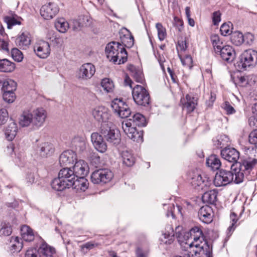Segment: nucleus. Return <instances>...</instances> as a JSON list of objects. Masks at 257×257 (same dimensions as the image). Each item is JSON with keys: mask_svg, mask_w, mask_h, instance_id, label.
Masks as SVG:
<instances>
[{"mask_svg": "<svg viewBox=\"0 0 257 257\" xmlns=\"http://www.w3.org/2000/svg\"><path fill=\"white\" fill-rule=\"evenodd\" d=\"M257 163V160H244L239 164L238 167L233 168L234 165L231 166V171L221 170L216 173L214 184L215 186L220 187L226 186L233 181L236 184L242 182L245 177L250 175L252 169Z\"/></svg>", "mask_w": 257, "mask_h": 257, "instance_id": "nucleus-1", "label": "nucleus"}, {"mask_svg": "<svg viewBox=\"0 0 257 257\" xmlns=\"http://www.w3.org/2000/svg\"><path fill=\"white\" fill-rule=\"evenodd\" d=\"M190 234L193 241L185 243L183 257H212V247L204 240L202 230L195 226Z\"/></svg>", "mask_w": 257, "mask_h": 257, "instance_id": "nucleus-2", "label": "nucleus"}, {"mask_svg": "<svg viewBox=\"0 0 257 257\" xmlns=\"http://www.w3.org/2000/svg\"><path fill=\"white\" fill-rule=\"evenodd\" d=\"M105 53L107 58L114 63L118 60V64H123L127 60L126 50L119 42L113 41L108 43L105 48Z\"/></svg>", "mask_w": 257, "mask_h": 257, "instance_id": "nucleus-3", "label": "nucleus"}, {"mask_svg": "<svg viewBox=\"0 0 257 257\" xmlns=\"http://www.w3.org/2000/svg\"><path fill=\"white\" fill-rule=\"evenodd\" d=\"M189 180L191 186L198 191L207 190L212 185L211 180L206 177H202L197 171L190 173Z\"/></svg>", "mask_w": 257, "mask_h": 257, "instance_id": "nucleus-4", "label": "nucleus"}, {"mask_svg": "<svg viewBox=\"0 0 257 257\" xmlns=\"http://www.w3.org/2000/svg\"><path fill=\"white\" fill-rule=\"evenodd\" d=\"M100 128L102 135L108 143L114 145L119 144L121 140L119 131L111 122L101 124Z\"/></svg>", "mask_w": 257, "mask_h": 257, "instance_id": "nucleus-5", "label": "nucleus"}, {"mask_svg": "<svg viewBox=\"0 0 257 257\" xmlns=\"http://www.w3.org/2000/svg\"><path fill=\"white\" fill-rule=\"evenodd\" d=\"M132 95L134 101L138 105L146 106L150 103V95L142 86L136 85L132 90Z\"/></svg>", "mask_w": 257, "mask_h": 257, "instance_id": "nucleus-6", "label": "nucleus"}, {"mask_svg": "<svg viewBox=\"0 0 257 257\" xmlns=\"http://www.w3.org/2000/svg\"><path fill=\"white\" fill-rule=\"evenodd\" d=\"M113 173L108 169H100L94 171L91 176L92 182L94 184H106L112 179Z\"/></svg>", "mask_w": 257, "mask_h": 257, "instance_id": "nucleus-7", "label": "nucleus"}, {"mask_svg": "<svg viewBox=\"0 0 257 257\" xmlns=\"http://www.w3.org/2000/svg\"><path fill=\"white\" fill-rule=\"evenodd\" d=\"M240 64L243 68L254 67L257 64V51L248 49L240 55Z\"/></svg>", "mask_w": 257, "mask_h": 257, "instance_id": "nucleus-8", "label": "nucleus"}, {"mask_svg": "<svg viewBox=\"0 0 257 257\" xmlns=\"http://www.w3.org/2000/svg\"><path fill=\"white\" fill-rule=\"evenodd\" d=\"M96 71L95 66L91 63H86L78 69L76 71V77L80 81H87L90 79Z\"/></svg>", "mask_w": 257, "mask_h": 257, "instance_id": "nucleus-9", "label": "nucleus"}, {"mask_svg": "<svg viewBox=\"0 0 257 257\" xmlns=\"http://www.w3.org/2000/svg\"><path fill=\"white\" fill-rule=\"evenodd\" d=\"M111 107L114 113L122 118H127L131 114L128 105L120 99H114L111 103Z\"/></svg>", "mask_w": 257, "mask_h": 257, "instance_id": "nucleus-10", "label": "nucleus"}, {"mask_svg": "<svg viewBox=\"0 0 257 257\" xmlns=\"http://www.w3.org/2000/svg\"><path fill=\"white\" fill-rule=\"evenodd\" d=\"M121 127L124 133L131 140L136 142L142 141V135L137 131L135 127L133 126L131 118L123 120L121 122Z\"/></svg>", "mask_w": 257, "mask_h": 257, "instance_id": "nucleus-11", "label": "nucleus"}, {"mask_svg": "<svg viewBox=\"0 0 257 257\" xmlns=\"http://www.w3.org/2000/svg\"><path fill=\"white\" fill-rule=\"evenodd\" d=\"M33 115V128L38 129L42 126L47 116L46 111L43 108H38L31 112Z\"/></svg>", "mask_w": 257, "mask_h": 257, "instance_id": "nucleus-12", "label": "nucleus"}, {"mask_svg": "<svg viewBox=\"0 0 257 257\" xmlns=\"http://www.w3.org/2000/svg\"><path fill=\"white\" fill-rule=\"evenodd\" d=\"M59 11L57 5L49 3L42 7L40 9L41 16L46 20H50L56 16Z\"/></svg>", "mask_w": 257, "mask_h": 257, "instance_id": "nucleus-13", "label": "nucleus"}, {"mask_svg": "<svg viewBox=\"0 0 257 257\" xmlns=\"http://www.w3.org/2000/svg\"><path fill=\"white\" fill-rule=\"evenodd\" d=\"M222 157L228 161L232 163L231 165H234L233 168L237 167V161L239 158V153L233 148H225L221 151Z\"/></svg>", "mask_w": 257, "mask_h": 257, "instance_id": "nucleus-14", "label": "nucleus"}, {"mask_svg": "<svg viewBox=\"0 0 257 257\" xmlns=\"http://www.w3.org/2000/svg\"><path fill=\"white\" fill-rule=\"evenodd\" d=\"M34 50L39 57L46 58L50 53V45L48 42L45 41H39L35 45Z\"/></svg>", "mask_w": 257, "mask_h": 257, "instance_id": "nucleus-15", "label": "nucleus"}, {"mask_svg": "<svg viewBox=\"0 0 257 257\" xmlns=\"http://www.w3.org/2000/svg\"><path fill=\"white\" fill-rule=\"evenodd\" d=\"M75 174L71 168L65 167L59 171L58 176L71 187L77 178Z\"/></svg>", "mask_w": 257, "mask_h": 257, "instance_id": "nucleus-16", "label": "nucleus"}, {"mask_svg": "<svg viewBox=\"0 0 257 257\" xmlns=\"http://www.w3.org/2000/svg\"><path fill=\"white\" fill-rule=\"evenodd\" d=\"M92 114L94 118L99 122H102V124L109 122L107 121L109 119V114L107 109L104 106H98L94 108L92 110Z\"/></svg>", "mask_w": 257, "mask_h": 257, "instance_id": "nucleus-17", "label": "nucleus"}, {"mask_svg": "<svg viewBox=\"0 0 257 257\" xmlns=\"http://www.w3.org/2000/svg\"><path fill=\"white\" fill-rule=\"evenodd\" d=\"M198 215L202 222L208 224L211 223L213 220V212L211 207L205 205L200 208Z\"/></svg>", "mask_w": 257, "mask_h": 257, "instance_id": "nucleus-18", "label": "nucleus"}, {"mask_svg": "<svg viewBox=\"0 0 257 257\" xmlns=\"http://www.w3.org/2000/svg\"><path fill=\"white\" fill-rule=\"evenodd\" d=\"M91 140L95 149L100 153H104L107 150V145L103 141L101 135L98 133H93L91 135Z\"/></svg>", "mask_w": 257, "mask_h": 257, "instance_id": "nucleus-19", "label": "nucleus"}, {"mask_svg": "<svg viewBox=\"0 0 257 257\" xmlns=\"http://www.w3.org/2000/svg\"><path fill=\"white\" fill-rule=\"evenodd\" d=\"M54 151L55 148L53 145L48 142L40 144L36 149L37 154L42 158H47L51 156Z\"/></svg>", "mask_w": 257, "mask_h": 257, "instance_id": "nucleus-20", "label": "nucleus"}, {"mask_svg": "<svg viewBox=\"0 0 257 257\" xmlns=\"http://www.w3.org/2000/svg\"><path fill=\"white\" fill-rule=\"evenodd\" d=\"M76 161H77L76 154L72 150L63 152L59 157V163L62 166L73 164Z\"/></svg>", "mask_w": 257, "mask_h": 257, "instance_id": "nucleus-21", "label": "nucleus"}, {"mask_svg": "<svg viewBox=\"0 0 257 257\" xmlns=\"http://www.w3.org/2000/svg\"><path fill=\"white\" fill-rule=\"evenodd\" d=\"M71 168L76 177L85 176L88 172L87 163L82 160L76 161L74 165Z\"/></svg>", "mask_w": 257, "mask_h": 257, "instance_id": "nucleus-22", "label": "nucleus"}, {"mask_svg": "<svg viewBox=\"0 0 257 257\" xmlns=\"http://www.w3.org/2000/svg\"><path fill=\"white\" fill-rule=\"evenodd\" d=\"M31 38L30 33L25 32L17 36L15 40L16 45L20 48L26 49L30 45Z\"/></svg>", "mask_w": 257, "mask_h": 257, "instance_id": "nucleus-23", "label": "nucleus"}, {"mask_svg": "<svg viewBox=\"0 0 257 257\" xmlns=\"http://www.w3.org/2000/svg\"><path fill=\"white\" fill-rule=\"evenodd\" d=\"M217 55H219L223 61L228 63L231 62L235 57L234 50L229 45H225L222 48Z\"/></svg>", "mask_w": 257, "mask_h": 257, "instance_id": "nucleus-24", "label": "nucleus"}, {"mask_svg": "<svg viewBox=\"0 0 257 257\" xmlns=\"http://www.w3.org/2000/svg\"><path fill=\"white\" fill-rule=\"evenodd\" d=\"M174 240V233L171 225L168 224L163 231L162 235L160 237L161 243L171 244Z\"/></svg>", "mask_w": 257, "mask_h": 257, "instance_id": "nucleus-25", "label": "nucleus"}, {"mask_svg": "<svg viewBox=\"0 0 257 257\" xmlns=\"http://www.w3.org/2000/svg\"><path fill=\"white\" fill-rule=\"evenodd\" d=\"M181 103L183 109H186L188 113L192 112L197 105V99L190 94H187L185 98L181 99Z\"/></svg>", "mask_w": 257, "mask_h": 257, "instance_id": "nucleus-26", "label": "nucleus"}, {"mask_svg": "<svg viewBox=\"0 0 257 257\" xmlns=\"http://www.w3.org/2000/svg\"><path fill=\"white\" fill-rule=\"evenodd\" d=\"M19 123L23 127H28L31 125L33 127V115L31 112L24 111L19 117Z\"/></svg>", "mask_w": 257, "mask_h": 257, "instance_id": "nucleus-27", "label": "nucleus"}, {"mask_svg": "<svg viewBox=\"0 0 257 257\" xmlns=\"http://www.w3.org/2000/svg\"><path fill=\"white\" fill-rule=\"evenodd\" d=\"M0 87L3 94L4 92H14L17 88V83L12 79L0 81Z\"/></svg>", "mask_w": 257, "mask_h": 257, "instance_id": "nucleus-28", "label": "nucleus"}, {"mask_svg": "<svg viewBox=\"0 0 257 257\" xmlns=\"http://www.w3.org/2000/svg\"><path fill=\"white\" fill-rule=\"evenodd\" d=\"M202 191L205 192L202 196V199L204 202L211 204H213L216 202L218 193L216 190H208V189Z\"/></svg>", "mask_w": 257, "mask_h": 257, "instance_id": "nucleus-29", "label": "nucleus"}, {"mask_svg": "<svg viewBox=\"0 0 257 257\" xmlns=\"http://www.w3.org/2000/svg\"><path fill=\"white\" fill-rule=\"evenodd\" d=\"M16 65L14 63L8 59L0 58V72L10 73L14 71Z\"/></svg>", "mask_w": 257, "mask_h": 257, "instance_id": "nucleus-30", "label": "nucleus"}, {"mask_svg": "<svg viewBox=\"0 0 257 257\" xmlns=\"http://www.w3.org/2000/svg\"><path fill=\"white\" fill-rule=\"evenodd\" d=\"M4 20L7 25L8 28L10 29L15 25H21L22 19L17 15L11 13L10 15L5 16Z\"/></svg>", "mask_w": 257, "mask_h": 257, "instance_id": "nucleus-31", "label": "nucleus"}, {"mask_svg": "<svg viewBox=\"0 0 257 257\" xmlns=\"http://www.w3.org/2000/svg\"><path fill=\"white\" fill-rule=\"evenodd\" d=\"M9 246L12 252H19L23 246V243L21 239L18 237L12 236L10 240Z\"/></svg>", "mask_w": 257, "mask_h": 257, "instance_id": "nucleus-32", "label": "nucleus"}, {"mask_svg": "<svg viewBox=\"0 0 257 257\" xmlns=\"http://www.w3.org/2000/svg\"><path fill=\"white\" fill-rule=\"evenodd\" d=\"M18 132V127L16 122H11L5 130V134L7 139L12 141L16 137Z\"/></svg>", "mask_w": 257, "mask_h": 257, "instance_id": "nucleus-33", "label": "nucleus"}, {"mask_svg": "<svg viewBox=\"0 0 257 257\" xmlns=\"http://www.w3.org/2000/svg\"><path fill=\"white\" fill-rule=\"evenodd\" d=\"M52 188L57 191H62L66 188L71 187L64 180L60 178L58 176V178H55L51 182Z\"/></svg>", "mask_w": 257, "mask_h": 257, "instance_id": "nucleus-34", "label": "nucleus"}, {"mask_svg": "<svg viewBox=\"0 0 257 257\" xmlns=\"http://www.w3.org/2000/svg\"><path fill=\"white\" fill-rule=\"evenodd\" d=\"M71 143L72 147L79 152H83L86 148L85 141L83 137H75Z\"/></svg>", "mask_w": 257, "mask_h": 257, "instance_id": "nucleus-35", "label": "nucleus"}, {"mask_svg": "<svg viewBox=\"0 0 257 257\" xmlns=\"http://www.w3.org/2000/svg\"><path fill=\"white\" fill-rule=\"evenodd\" d=\"M206 164L211 170L215 171L219 169L221 163L220 159L217 156L212 155L207 159Z\"/></svg>", "mask_w": 257, "mask_h": 257, "instance_id": "nucleus-36", "label": "nucleus"}, {"mask_svg": "<svg viewBox=\"0 0 257 257\" xmlns=\"http://www.w3.org/2000/svg\"><path fill=\"white\" fill-rule=\"evenodd\" d=\"M121 155L122 163L126 166L131 167L135 164L136 159L131 152L124 151L122 152Z\"/></svg>", "mask_w": 257, "mask_h": 257, "instance_id": "nucleus-37", "label": "nucleus"}, {"mask_svg": "<svg viewBox=\"0 0 257 257\" xmlns=\"http://www.w3.org/2000/svg\"><path fill=\"white\" fill-rule=\"evenodd\" d=\"M21 236L23 239L26 241H32L34 239L33 230L27 225H23L21 229Z\"/></svg>", "mask_w": 257, "mask_h": 257, "instance_id": "nucleus-38", "label": "nucleus"}, {"mask_svg": "<svg viewBox=\"0 0 257 257\" xmlns=\"http://www.w3.org/2000/svg\"><path fill=\"white\" fill-rule=\"evenodd\" d=\"M88 182L84 176L77 177L74 181V185L72 186L77 190L85 191L88 187Z\"/></svg>", "mask_w": 257, "mask_h": 257, "instance_id": "nucleus-39", "label": "nucleus"}, {"mask_svg": "<svg viewBox=\"0 0 257 257\" xmlns=\"http://www.w3.org/2000/svg\"><path fill=\"white\" fill-rule=\"evenodd\" d=\"M128 69L131 73V76L137 82L142 83L144 81V76L140 70L137 69L133 65H130L128 67Z\"/></svg>", "mask_w": 257, "mask_h": 257, "instance_id": "nucleus-40", "label": "nucleus"}, {"mask_svg": "<svg viewBox=\"0 0 257 257\" xmlns=\"http://www.w3.org/2000/svg\"><path fill=\"white\" fill-rule=\"evenodd\" d=\"M69 26V23L63 18L58 19L55 23V27L56 29L62 33L66 32L68 28H70Z\"/></svg>", "mask_w": 257, "mask_h": 257, "instance_id": "nucleus-41", "label": "nucleus"}, {"mask_svg": "<svg viewBox=\"0 0 257 257\" xmlns=\"http://www.w3.org/2000/svg\"><path fill=\"white\" fill-rule=\"evenodd\" d=\"M211 41L216 54H218V52L222 49V48L225 46L220 41L219 36L217 35L211 36Z\"/></svg>", "mask_w": 257, "mask_h": 257, "instance_id": "nucleus-42", "label": "nucleus"}, {"mask_svg": "<svg viewBox=\"0 0 257 257\" xmlns=\"http://www.w3.org/2000/svg\"><path fill=\"white\" fill-rule=\"evenodd\" d=\"M101 86L103 90L107 93L112 92L113 91L114 85L113 81L109 78H105L102 79Z\"/></svg>", "mask_w": 257, "mask_h": 257, "instance_id": "nucleus-43", "label": "nucleus"}, {"mask_svg": "<svg viewBox=\"0 0 257 257\" xmlns=\"http://www.w3.org/2000/svg\"><path fill=\"white\" fill-rule=\"evenodd\" d=\"M230 219L231 225L228 227L227 230V234L228 236H230L233 231L237 226V222L238 221V217L237 215L234 212H231L230 215Z\"/></svg>", "mask_w": 257, "mask_h": 257, "instance_id": "nucleus-44", "label": "nucleus"}, {"mask_svg": "<svg viewBox=\"0 0 257 257\" xmlns=\"http://www.w3.org/2000/svg\"><path fill=\"white\" fill-rule=\"evenodd\" d=\"M230 39L233 44L239 46L244 42L243 35L239 32H234L231 34Z\"/></svg>", "mask_w": 257, "mask_h": 257, "instance_id": "nucleus-45", "label": "nucleus"}, {"mask_svg": "<svg viewBox=\"0 0 257 257\" xmlns=\"http://www.w3.org/2000/svg\"><path fill=\"white\" fill-rule=\"evenodd\" d=\"M120 39L121 42V45L123 47H126L127 48H131L134 45V37L131 34L120 36Z\"/></svg>", "mask_w": 257, "mask_h": 257, "instance_id": "nucleus-46", "label": "nucleus"}, {"mask_svg": "<svg viewBox=\"0 0 257 257\" xmlns=\"http://www.w3.org/2000/svg\"><path fill=\"white\" fill-rule=\"evenodd\" d=\"M132 119L133 122L139 126H145L146 125V120L145 116L142 114L137 113L133 115Z\"/></svg>", "mask_w": 257, "mask_h": 257, "instance_id": "nucleus-47", "label": "nucleus"}, {"mask_svg": "<svg viewBox=\"0 0 257 257\" xmlns=\"http://www.w3.org/2000/svg\"><path fill=\"white\" fill-rule=\"evenodd\" d=\"M40 250L42 254L49 257L52 256L55 252V248L46 243H43L42 244L40 247Z\"/></svg>", "mask_w": 257, "mask_h": 257, "instance_id": "nucleus-48", "label": "nucleus"}, {"mask_svg": "<svg viewBox=\"0 0 257 257\" xmlns=\"http://www.w3.org/2000/svg\"><path fill=\"white\" fill-rule=\"evenodd\" d=\"M12 232V229L9 223H2L0 225V236H9Z\"/></svg>", "mask_w": 257, "mask_h": 257, "instance_id": "nucleus-49", "label": "nucleus"}, {"mask_svg": "<svg viewBox=\"0 0 257 257\" xmlns=\"http://www.w3.org/2000/svg\"><path fill=\"white\" fill-rule=\"evenodd\" d=\"M232 25L230 23H224L221 26L220 31L222 35L226 36L231 34Z\"/></svg>", "mask_w": 257, "mask_h": 257, "instance_id": "nucleus-50", "label": "nucleus"}, {"mask_svg": "<svg viewBox=\"0 0 257 257\" xmlns=\"http://www.w3.org/2000/svg\"><path fill=\"white\" fill-rule=\"evenodd\" d=\"M99 245V243L89 241L87 242L80 246L81 251L84 253H87L88 250L97 247Z\"/></svg>", "mask_w": 257, "mask_h": 257, "instance_id": "nucleus-51", "label": "nucleus"}, {"mask_svg": "<svg viewBox=\"0 0 257 257\" xmlns=\"http://www.w3.org/2000/svg\"><path fill=\"white\" fill-rule=\"evenodd\" d=\"M11 56L15 61L18 62H21L24 58L22 52L17 48L12 49Z\"/></svg>", "mask_w": 257, "mask_h": 257, "instance_id": "nucleus-52", "label": "nucleus"}, {"mask_svg": "<svg viewBox=\"0 0 257 257\" xmlns=\"http://www.w3.org/2000/svg\"><path fill=\"white\" fill-rule=\"evenodd\" d=\"M156 27L158 32V36L160 41H163L166 37V29L161 23H157Z\"/></svg>", "mask_w": 257, "mask_h": 257, "instance_id": "nucleus-53", "label": "nucleus"}, {"mask_svg": "<svg viewBox=\"0 0 257 257\" xmlns=\"http://www.w3.org/2000/svg\"><path fill=\"white\" fill-rule=\"evenodd\" d=\"M181 62L184 66L191 68L193 60L190 55H186L184 57L180 56Z\"/></svg>", "mask_w": 257, "mask_h": 257, "instance_id": "nucleus-54", "label": "nucleus"}, {"mask_svg": "<svg viewBox=\"0 0 257 257\" xmlns=\"http://www.w3.org/2000/svg\"><path fill=\"white\" fill-rule=\"evenodd\" d=\"M3 97L4 100L8 103H12L14 101L16 98L14 92H4L3 94Z\"/></svg>", "mask_w": 257, "mask_h": 257, "instance_id": "nucleus-55", "label": "nucleus"}, {"mask_svg": "<svg viewBox=\"0 0 257 257\" xmlns=\"http://www.w3.org/2000/svg\"><path fill=\"white\" fill-rule=\"evenodd\" d=\"M8 119V112L5 108L0 110V125L6 122Z\"/></svg>", "mask_w": 257, "mask_h": 257, "instance_id": "nucleus-56", "label": "nucleus"}, {"mask_svg": "<svg viewBox=\"0 0 257 257\" xmlns=\"http://www.w3.org/2000/svg\"><path fill=\"white\" fill-rule=\"evenodd\" d=\"M69 28L72 29L74 31H79L82 25L77 20H73L69 23Z\"/></svg>", "mask_w": 257, "mask_h": 257, "instance_id": "nucleus-57", "label": "nucleus"}, {"mask_svg": "<svg viewBox=\"0 0 257 257\" xmlns=\"http://www.w3.org/2000/svg\"><path fill=\"white\" fill-rule=\"evenodd\" d=\"M249 142L255 146L257 144V129L253 130L249 135Z\"/></svg>", "mask_w": 257, "mask_h": 257, "instance_id": "nucleus-58", "label": "nucleus"}, {"mask_svg": "<svg viewBox=\"0 0 257 257\" xmlns=\"http://www.w3.org/2000/svg\"><path fill=\"white\" fill-rule=\"evenodd\" d=\"M222 107L226 111L227 114H230L235 112V109L228 101H225L222 104Z\"/></svg>", "mask_w": 257, "mask_h": 257, "instance_id": "nucleus-59", "label": "nucleus"}, {"mask_svg": "<svg viewBox=\"0 0 257 257\" xmlns=\"http://www.w3.org/2000/svg\"><path fill=\"white\" fill-rule=\"evenodd\" d=\"M221 13L219 11H216L213 13L212 21L214 25H217L221 20Z\"/></svg>", "mask_w": 257, "mask_h": 257, "instance_id": "nucleus-60", "label": "nucleus"}, {"mask_svg": "<svg viewBox=\"0 0 257 257\" xmlns=\"http://www.w3.org/2000/svg\"><path fill=\"white\" fill-rule=\"evenodd\" d=\"M244 42L246 44L250 45L253 41L254 36L252 34L250 33H248L243 35Z\"/></svg>", "mask_w": 257, "mask_h": 257, "instance_id": "nucleus-61", "label": "nucleus"}, {"mask_svg": "<svg viewBox=\"0 0 257 257\" xmlns=\"http://www.w3.org/2000/svg\"><path fill=\"white\" fill-rule=\"evenodd\" d=\"M174 25L175 27L177 28L179 32L182 31L183 25V23L182 20H181L180 19L177 17H175Z\"/></svg>", "mask_w": 257, "mask_h": 257, "instance_id": "nucleus-62", "label": "nucleus"}, {"mask_svg": "<svg viewBox=\"0 0 257 257\" xmlns=\"http://www.w3.org/2000/svg\"><path fill=\"white\" fill-rule=\"evenodd\" d=\"M26 183L28 186L32 185L35 181V177L34 173H30L27 175L26 178Z\"/></svg>", "mask_w": 257, "mask_h": 257, "instance_id": "nucleus-63", "label": "nucleus"}, {"mask_svg": "<svg viewBox=\"0 0 257 257\" xmlns=\"http://www.w3.org/2000/svg\"><path fill=\"white\" fill-rule=\"evenodd\" d=\"M137 257H147L148 253L141 248H138L136 250Z\"/></svg>", "mask_w": 257, "mask_h": 257, "instance_id": "nucleus-64", "label": "nucleus"}]
</instances>
